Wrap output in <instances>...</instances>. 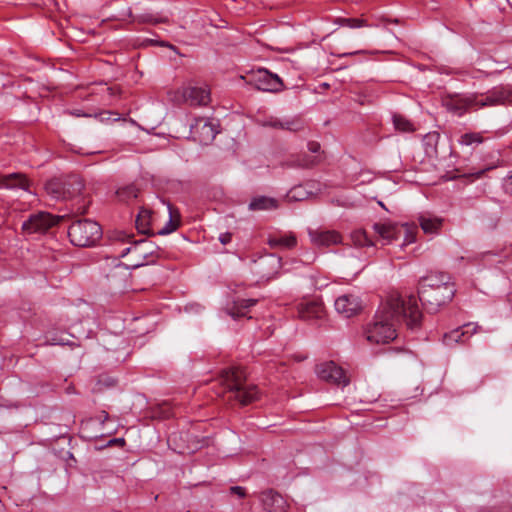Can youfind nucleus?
<instances>
[{"label":"nucleus","instance_id":"nucleus-40","mask_svg":"<svg viewBox=\"0 0 512 512\" xmlns=\"http://www.w3.org/2000/svg\"><path fill=\"white\" fill-rule=\"evenodd\" d=\"M504 186L506 188L507 191H509L510 193H512V171L510 172V174L505 178L504 180Z\"/></svg>","mask_w":512,"mask_h":512},{"label":"nucleus","instance_id":"nucleus-52","mask_svg":"<svg viewBox=\"0 0 512 512\" xmlns=\"http://www.w3.org/2000/svg\"><path fill=\"white\" fill-rule=\"evenodd\" d=\"M103 414H105V419L108 417V414L106 413V411H103Z\"/></svg>","mask_w":512,"mask_h":512},{"label":"nucleus","instance_id":"nucleus-31","mask_svg":"<svg viewBox=\"0 0 512 512\" xmlns=\"http://www.w3.org/2000/svg\"><path fill=\"white\" fill-rule=\"evenodd\" d=\"M117 199L124 203H129L131 200L137 198L138 189L134 185H127L119 188L116 191Z\"/></svg>","mask_w":512,"mask_h":512},{"label":"nucleus","instance_id":"nucleus-46","mask_svg":"<svg viewBox=\"0 0 512 512\" xmlns=\"http://www.w3.org/2000/svg\"><path fill=\"white\" fill-rule=\"evenodd\" d=\"M483 173H484V170H480L477 173H475L474 175L476 176V178H479L482 176Z\"/></svg>","mask_w":512,"mask_h":512},{"label":"nucleus","instance_id":"nucleus-45","mask_svg":"<svg viewBox=\"0 0 512 512\" xmlns=\"http://www.w3.org/2000/svg\"><path fill=\"white\" fill-rule=\"evenodd\" d=\"M114 383H115V381H114L113 379H111V378H106V379H105V384H106L107 386L114 385Z\"/></svg>","mask_w":512,"mask_h":512},{"label":"nucleus","instance_id":"nucleus-15","mask_svg":"<svg viewBox=\"0 0 512 512\" xmlns=\"http://www.w3.org/2000/svg\"><path fill=\"white\" fill-rule=\"evenodd\" d=\"M335 309L339 314L349 318L361 310V302L355 295H342L335 300Z\"/></svg>","mask_w":512,"mask_h":512},{"label":"nucleus","instance_id":"nucleus-2","mask_svg":"<svg viewBox=\"0 0 512 512\" xmlns=\"http://www.w3.org/2000/svg\"><path fill=\"white\" fill-rule=\"evenodd\" d=\"M512 104V89L497 86L485 93H467L447 95L442 99L446 110L456 116L479 109Z\"/></svg>","mask_w":512,"mask_h":512},{"label":"nucleus","instance_id":"nucleus-37","mask_svg":"<svg viewBox=\"0 0 512 512\" xmlns=\"http://www.w3.org/2000/svg\"><path fill=\"white\" fill-rule=\"evenodd\" d=\"M230 493L235 494L240 498H243L246 496V490H245V488H243L241 486L230 487Z\"/></svg>","mask_w":512,"mask_h":512},{"label":"nucleus","instance_id":"nucleus-20","mask_svg":"<svg viewBox=\"0 0 512 512\" xmlns=\"http://www.w3.org/2000/svg\"><path fill=\"white\" fill-rule=\"evenodd\" d=\"M298 316L304 320L320 319L324 315V307L316 301L302 302L298 305Z\"/></svg>","mask_w":512,"mask_h":512},{"label":"nucleus","instance_id":"nucleus-8","mask_svg":"<svg viewBox=\"0 0 512 512\" xmlns=\"http://www.w3.org/2000/svg\"><path fill=\"white\" fill-rule=\"evenodd\" d=\"M316 373L321 380L326 382L343 387L349 384V379L345 375L344 370L333 361L317 365Z\"/></svg>","mask_w":512,"mask_h":512},{"label":"nucleus","instance_id":"nucleus-24","mask_svg":"<svg viewBox=\"0 0 512 512\" xmlns=\"http://www.w3.org/2000/svg\"><path fill=\"white\" fill-rule=\"evenodd\" d=\"M320 144L317 143V142H309L308 143V150L314 154H317V155H314V156H309V155H303L301 156L300 158H298L297 160V166L299 167H302V168H310V167H313L315 165H317L320 161H321V156L319 154L320 152Z\"/></svg>","mask_w":512,"mask_h":512},{"label":"nucleus","instance_id":"nucleus-42","mask_svg":"<svg viewBox=\"0 0 512 512\" xmlns=\"http://www.w3.org/2000/svg\"><path fill=\"white\" fill-rule=\"evenodd\" d=\"M118 235H119L118 239L122 240V241L131 242V240L133 239V235L126 234L124 232H119Z\"/></svg>","mask_w":512,"mask_h":512},{"label":"nucleus","instance_id":"nucleus-39","mask_svg":"<svg viewBox=\"0 0 512 512\" xmlns=\"http://www.w3.org/2000/svg\"><path fill=\"white\" fill-rule=\"evenodd\" d=\"M231 239H232V234L231 233H222L220 234L219 236V241L223 244V245H226L228 243L231 242Z\"/></svg>","mask_w":512,"mask_h":512},{"label":"nucleus","instance_id":"nucleus-1","mask_svg":"<svg viewBox=\"0 0 512 512\" xmlns=\"http://www.w3.org/2000/svg\"><path fill=\"white\" fill-rule=\"evenodd\" d=\"M421 320L422 312L415 295L391 294L377 311L374 323L367 327L366 338L371 343H389L397 337L398 324L405 323L409 329H415Z\"/></svg>","mask_w":512,"mask_h":512},{"label":"nucleus","instance_id":"nucleus-3","mask_svg":"<svg viewBox=\"0 0 512 512\" xmlns=\"http://www.w3.org/2000/svg\"><path fill=\"white\" fill-rule=\"evenodd\" d=\"M455 292V285L446 273H430L418 282V298L430 313L449 303Z\"/></svg>","mask_w":512,"mask_h":512},{"label":"nucleus","instance_id":"nucleus-22","mask_svg":"<svg viewBox=\"0 0 512 512\" xmlns=\"http://www.w3.org/2000/svg\"><path fill=\"white\" fill-rule=\"evenodd\" d=\"M263 127H269L273 129H283L289 131H297L299 129V123L295 120H281L277 117H267L259 121Z\"/></svg>","mask_w":512,"mask_h":512},{"label":"nucleus","instance_id":"nucleus-43","mask_svg":"<svg viewBox=\"0 0 512 512\" xmlns=\"http://www.w3.org/2000/svg\"><path fill=\"white\" fill-rule=\"evenodd\" d=\"M112 444H118V445L123 446L125 444V440L123 438H115V439H112L109 441V445H112Z\"/></svg>","mask_w":512,"mask_h":512},{"label":"nucleus","instance_id":"nucleus-48","mask_svg":"<svg viewBox=\"0 0 512 512\" xmlns=\"http://www.w3.org/2000/svg\"><path fill=\"white\" fill-rule=\"evenodd\" d=\"M55 344H65L63 341L54 342Z\"/></svg>","mask_w":512,"mask_h":512},{"label":"nucleus","instance_id":"nucleus-50","mask_svg":"<svg viewBox=\"0 0 512 512\" xmlns=\"http://www.w3.org/2000/svg\"><path fill=\"white\" fill-rule=\"evenodd\" d=\"M76 116H81V114L79 113V111H76V113H74Z\"/></svg>","mask_w":512,"mask_h":512},{"label":"nucleus","instance_id":"nucleus-12","mask_svg":"<svg viewBox=\"0 0 512 512\" xmlns=\"http://www.w3.org/2000/svg\"><path fill=\"white\" fill-rule=\"evenodd\" d=\"M257 88L267 92L280 91L283 83L278 75L272 74L266 69H259L254 75Z\"/></svg>","mask_w":512,"mask_h":512},{"label":"nucleus","instance_id":"nucleus-26","mask_svg":"<svg viewBox=\"0 0 512 512\" xmlns=\"http://www.w3.org/2000/svg\"><path fill=\"white\" fill-rule=\"evenodd\" d=\"M153 212L145 207H142L136 217L135 224L138 232L148 234L152 223Z\"/></svg>","mask_w":512,"mask_h":512},{"label":"nucleus","instance_id":"nucleus-33","mask_svg":"<svg viewBox=\"0 0 512 512\" xmlns=\"http://www.w3.org/2000/svg\"><path fill=\"white\" fill-rule=\"evenodd\" d=\"M341 26H347L349 28H360V27H374L376 24H368L365 19L361 18H338L336 20Z\"/></svg>","mask_w":512,"mask_h":512},{"label":"nucleus","instance_id":"nucleus-38","mask_svg":"<svg viewBox=\"0 0 512 512\" xmlns=\"http://www.w3.org/2000/svg\"><path fill=\"white\" fill-rule=\"evenodd\" d=\"M87 207H88V204L84 201V199L77 200V207H76L77 212L84 214L87 211Z\"/></svg>","mask_w":512,"mask_h":512},{"label":"nucleus","instance_id":"nucleus-10","mask_svg":"<svg viewBox=\"0 0 512 512\" xmlns=\"http://www.w3.org/2000/svg\"><path fill=\"white\" fill-rule=\"evenodd\" d=\"M190 129L193 138L202 144H209L218 134L216 124L205 118L196 119Z\"/></svg>","mask_w":512,"mask_h":512},{"label":"nucleus","instance_id":"nucleus-28","mask_svg":"<svg viewBox=\"0 0 512 512\" xmlns=\"http://www.w3.org/2000/svg\"><path fill=\"white\" fill-rule=\"evenodd\" d=\"M392 122L395 130L402 133H412L416 130L415 125L401 114H393Z\"/></svg>","mask_w":512,"mask_h":512},{"label":"nucleus","instance_id":"nucleus-51","mask_svg":"<svg viewBox=\"0 0 512 512\" xmlns=\"http://www.w3.org/2000/svg\"><path fill=\"white\" fill-rule=\"evenodd\" d=\"M103 414H105V419L108 417V414L106 413V411H103Z\"/></svg>","mask_w":512,"mask_h":512},{"label":"nucleus","instance_id":"nucleus-27","mask_svg":"<svg viewBox=\"0 0 512 512\" xmlns=\"http://www.w3.org/2000/svg\"><path fill=\"white\" fill-rule=\"evenodd\" d=\"M277 208V201L274 198L258 196L251 200L250 210H271Z\"/></svg>","mask_w":512,"mask_h":512},{"label":"nucleus","instance_id":"nucleus-13","mask_svg":"<svg viewBox=\"0 0 512 512\" xmlns=\"http://www.w3.org/2000/svg\"><path fill=\"white\" fill-rule=\"evenodd\" d=\"M308 234L313 245L329 247L341 243L342 237L335 230L309 229Z\"/></svg>","mask_w":512,"mask_h":512},{"label":"nucleus","instance_id":"nucleus-44","mask_svg":"<svg viewBox=\"0 0 512 512\" xmlns=\"http://www.w3.org/2000/svg\"><path fill=\"white\" fill-rule=\"evenodd\" d=\"M481 512H512V509L511 510H503V509L493 508L491 510H483Z\"/></svg>","mask_w":512,"mask_h":512},{"label":"nucleus","instance_id":"nucleus-6","mask_svg":"<svg viewBox=\"0 0 512 512\" xmlns=\"http://www.w3.org/2000/svg\"><path fill=\"white\" fill-rule=\"evenodd\" d=\"M68 236L73 245L89 247L100 240L102 230L100 225L92 220H78L70 225Z\"/></svg>","mask_w":512,"mask_h":512},{"label":"nucleus","instance_id":"nucleus-32","mask_svg":"<svg viewBox=\"0 0 512 512\" xmlns=\"http://www.w3.org/2000/svg\"><path fill=\"white\" fill-rule=\"evenodd\" d=\"M401 230L399 232V238L404 236L402 247L407 246L416 241L417 228L409 224H399Z\"/></svg>","mask_w":512,"mask_h":512},{"label":"nucleus","instance_id":"nucleus-7","mask_svg":"<svg viewBox=\"0 0 512 512\" xmlns=\"http://www.w3.org/2000/svg\"><path fill=\"white\" fill-rule=\"evenodd\" d=\"M129 253H132L134 256L131 266L139 268L156 262L159 258V247L151 241L141 239L133 241L130 247L125 248L121 252L120 256L125 257Z\"/></svg>","mask_w":512,"mask_h":512},{"label":"nucleus","instance_id":"nucleus-14","mask_svg":"<svg viewBox=\"0 0 512 512\" xmlns=\"http://www.w3.org/2000/svg\"><path fill=\"white\" fill-rule=\"evenodd\" d=\"M185 102L192 106H205L210 101V91L206 86H189L183 89Z\"/></svg>","mask_w":512,"mask_h":512},{"label":"nucleus","instance_id":"nucleus-30","mask_svg":"<svg viewBox=\"0 0 512 512\" xmlns=\"http://www.w3.org/2000/svg\"><path fill=\"white\" fill-rule=\"evenodd\" d=\"M483 141L484 137L481 132H467L462 134L458 139V143L461 146H477L483 143Z\"/></svg>","mask_w":512,"mask_h":512},{"label":"nucleus","instance_id":"nucleus-5","mask_svg":"<svg viewBox=\"0 0 512 512\" xmlns=\"http://www.w3.org/2000/svg\"><path fill=\"white\" fill-rule=\"evenodd\" d=\"M83 188L82 178L75 174L63 178H53L45 185L47 194L56 200L77 199Z\"/></svg>","mask_w":512,"mask_h":512},{"label":"nucleus","instance_id":"nucleus-21","mask_svg":"<svg viewBox=\"0 0 512 512\" xmlns=\"http://www.w3.org/2000/svg\"><path fill=\"white\" fill-rule=\"evenodd\" d=\"M268 245L273 249H291L296 246L297 239L294 233L270 235L267 241Z\"/></svg>","mask_w":512,"mask_h":512},{"label":"nucleus","instance_id":"nucleus-9","mask_svg":"<svg viewBox=\"0 0 512 512\" xmlns=\"http://www.w3.org/2000/svg\"><path fill=\"white\" fill-rule=\"evenodd\" d=\"M57 223V218L50 213L38 212L31 214L29 218L23 222L22 229L28 234L44 233Z\"/></svg>","mask_w":512,"mask_h":512},{"label":"nucleus","instance_id":"nucleus-34","mask_svg":"<svg viewBox=\"0 0 512 512\" xmlns=\"http://www.w3.org/2000/svg\"><path fill=\"white\" fill-rule=\"evenodd\" d=\"M311 195L302 185H297L290 189L286 195L289 201H303Z\"/></svg>","mask_w":512,"mask_h":512},{"label":"nucleus","instance_id":"nucleus-49","mask_svg":"<svg viewBox=\"0 0 512 512\" xmlns=\"http://www.w3.org/2000/svg\"><path fill=\"white\" fill-rule=\"evenodd\" d=\"M76 116H81V114L79 113V111H76V113H74Z\"/></svg>","mask_w":512,"mask_h":512},{"label":"nucleus","instance_id":"nucleus-35","mask_svg":"<svg viewBox=\"0 0 512 512\" xmlns=\"http://www.w3.org/2000/svg\"><path fill=\"white\" fill-rule=\"evenodd\" d=\"M351 240L357 247L373 246V242L368 238L366 232L360 229L351 233Z\"/></svg>","mask_w":512,"mask_h":512},{"label":"nucleus","instance_id":"nucleus-29","mask_svg":"<svg viewBox=\"0 0 512 512\" xmlns=\"http://www.w3.org/2000/svg\"><path fill=\"white\" fill-rule=\"evenodd\" d=\"M168 211L169 220L167 221L165 226L158 231L159 235H167L174 232L180 224L179 214L177 211L173 209L171 205H168Z\"/></svg>","mask_w":512,"mask_h":512},{"label":"nucleus","instance_id":"nucleus-23","mask_svg":"<svg viewBox=\"0 0 512 512\" xmlns=\"http://www.w3.org/2000/svg\"><path fill=\"white\" fill-rule=\"evenodd\" d=\"M419 224L425 234H437L443 225V219L430 214H424L419 216Z\"/></svg>","mask_w":512,"mask_h":512},{"label":"nucleus","instance_id":"nucleus-36","mask_svg":"<svg viewBox=\"0 0 512 512\" xmlns=\"http://www.w3.org/2000/svg\"><path fill=\"white\" fill-rule=\"evenodd\" d=\"M440 135L437 132H430L426 134L423 138V144L426 146V153H436L437 143L439 141Z\"/></svg>","mask_w":512,"mask_h":512},{"label":"nucleus","instance_id":"nucleus-19","mask_svg":"<svg viewBox=\"0 0 512 512\" xmlns=\"http://www.w3.org/2000/svg\"><path fill=\"white\" fill-rule=\"evenodd\" d=\"M262 277L267 280L273 278L281 267V258L274 254L262 257L258 263Z\"/></svg>","mask_w":512,"mask_h":512},{"label":"nucleus","instance_id":"nucleus-11","mask_svg":"<svg viewBox=\"0 0 512 512\" xmlns=\"http://www.w3.org/2000/svg\"><path fill=\"white\" fill-rule=\"evenodd\" d=\"M259 499L267 512H285L288 507L285 498L273 489L263 491Z\"/></svg>","mask_w":512,"mask_h":512},{"label":"nucleus","instance_id":"nucleus-18","mask_svg":"<svg viewBox=\"0 0 512 512\" xmlns=\"http://www.w3.org/2000/svg\"><path fill=\"white\" fill-rule=\"evenodd\" d=\"M30 186L29 180L22 173H11L8 175L0 174V189H16L20 188L28 191Z\"/></svg>","mask_w":512,"mask_h":512},{"label":"nucleus","instance_id":"nucleus-47","mask_svg":"<svg viewBox=\"0 0 512 512\" xmlns=\"http://www.w3.org/2000/svg\"><path fill=\"white\" fill-rule=\"evenodd\" d=\"M108 120H110V117L102 118V121H108Z\"/></svg>","mask_w":512,"mask_h":512},{"label":"nucleus","instance_id":"nucleus-25","mask_svg":"<svg viewBox=\"0 0 512 512\" xmlns=\"http://www.w3.org/2000/svg\"><path fill=\"white\" fill-rule=\"evenodd\" d=\"M257 303L256 299H238L227 309L233 319H239L247 315V309Z\"/></svg>","mask_w":512,"mask_h":512},{"label":"nucleus","instance_id":"nucleus-4","mask_svg":"<svg viewBox=\"0 0 512 512\" xmlns=\"http://www.w3.org/2000/svg\"><path fill=\"white\" fill-rule=\"evenodd\" d=\"M221 383L225 386V392H229L243 406L258 399L257 386L247 385L245 373L239 368L225 371L221 376Z\"/></svg>","mask_w":512,"mask_h":512},{"label":"nucleus","instance_id":"nucleus-17","mask_svg":"<svg viewBox=\"0 0 512 512\" xmlns=\"http://www.w3.org/2000/svg\"><path fill=\"white\" fill-rule=\"evenodd\" d=\"M373 229L376 234L383 241V245H387L392 243L394 240L399 238V232L401 230V226L396 223H375L373 225Z\"/></svg>","mask_w":512,"mask_h":512},{"label":"nucleus","instance_id":"nucleus-41","mask_svg":"<svg viewBox=\"0 0 512 512\" xmlns=\"http://www.w3.org/2000/svg\"><path fill=\"white\" fill-rule=\"evenodd\" d=\"M143 21L155 24L158 22H166V19H158L150 15L146 16Z\"/></svg>","mask_w":512,"mask_h":512},{"label":"nucleus","instance_id":"nucleus-16","mask_svg":"<svg viewBox=\"0 0 512 512\" xmlns=\"http://www.w3.org/2000/svg\"><path fill=\"white\" fill-rule=\"evenodd\" d=\"M475 332L476 326L474 324H464L446 333L443 337V343L448 347H452L457 343H465Z\"/></svg>","mask_w":512,"mask_h":512}]
</instances>
